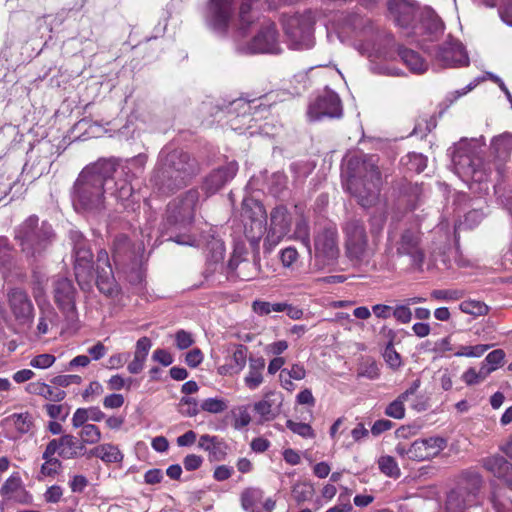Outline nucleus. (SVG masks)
<instances>
[{"mask_svg": "<svg viewBox=\"0 0 512 512\" xmlns=\"http://www.w3.org/2000/svg\"><path fill=\"white\" fill-rule=\"evenodd\" d=\"M116 171L114 160H100L86 166L78 175L72 192L77 211L97 214L105 209V193L111 195L112 176Z\"/></svg>", "mask_w": 512, "mask_h": 512, "instance_id": "obj_1", "label": "nucleus"}, {"mask_svg": "<svg viewBox=\"0 0 512 512\" xmlns=\"http://www.w3.org/2000/svg\"><path fill=\"white\" fill-rule=\"evenodd\" d=\"M197 173V162L187 152L165 146L158 154L150 183L159 194L169 195L185 187Z\"/></svg>", "mask_w": 512, "mask_h": 512, "instance_id": "obj_2", "label": "nucleus"}, {"mask_svg": "<svg viewBox=\"0 0 512 512\" xmlns=\"http://www.w3.org/2000/svg\"><path fill=\"white\" fill-rule=\"evenodd\" d=\"M253 4L254 0H208L204 23L219 37H226L231 31L244 36L257 18Z\"/></svg>", "mask_w": 512, "mask_h": 512, "instance_id": "obj_3", "label": "nucleus"}, {"mask_svg": "<svg viewBox=\"0 0 512 512\" xmlns=\"http://www.w3.org/2000/svg\"><path fill=\"white\" fill-rule=\"evenodd\" d=\"M345 188L364 208L374 206L380 196L381 173L374 156H353L344 172Z\"/></svg>", "mask_w": 512, "mask_h": 512, "instance_id": "obj_4", "label": "nucleus"}, {"mask_svg": "<svg viewBox=\"0 0 512 512\" xmlns=\"http://www.w3.org/2000/svg\"><path fill=\"white\" fill-rule=\"evenodd\" d=\"M147 160V154L139 153L126 159L121 165L116 164V171L112 176L113 187L109 190H111V196L125 210L136 209L137 201L131 180L143 172Z\"/></svg>", "mask_w": 512, "mask_h": 512, "instance_id": "obj_5", "label": "nucleus"}, {"mask_svg": "<svg viewBox=\"0 0 512 512\" xmlns=\"http://www.w3.org/2000/svg\"><path fill=\"white\" fill-rule=\"evenodd\" d=\"M54 237L52 226L39 221L35 215L29 216L15 231L22 252L31 258H38L47 250Z\"/></svg>", "mask_w": 512, "mask_h": 512, "instance_id": "obj_6", "label": "nucleus"}, {"mask_svg": "<svg viewBox=\"0 0 512 512\" xmlns=\"http://www.w3.org/2000/svg\"><path fill=\"white\" fill-rule=\"evenodd\" d=\"M69 239L73 250L75 278L83 292H90L94 279L93 253L90 244L83 234L76 230L69 232Z\"/></svg>", "mask_w": 512, "mask_h": 512, "instance_id": "obj_7", "label": "nucleus"}, {"mask_svg": "<svg viewBox=\"0 0 512 512\" xmlns=\"http://www.w3.org/2000/svg\"><path fill=\"white\" fill-rule=\"evenodd\" d=\"M480 144L477 140L461 139L455 144L451 157L455 171L463 177H471L473 180L483 181L482 173L478 170L481 165L479 157Z\"/></svg>", "mask_w": 512, "mask_h": 512, "instance_id": "obj_8", "label": "nucleus"}, {"mask_svg": "<svg viewBox=\"0 0 512 512\" xmlns=\"http://www.w3.org/2000/svg\"><path fill=\"white\" fill-rule=\"evenodd\" d=\"M314 24L315 19L311 11L287 16L283 21V27L290 47L295 50L312 48Z\"/></svg>", "mask_w": 512, "mask_h": 512, "instance_id": "obj_9", "label": "nucleus"}, {"mask_svg": "<svg viewBox=\"0 0 512 512\" xmlns=\"http://www.w3.org/2000/svg\"><path fill=\"white\" fill-rule=\"evenodd\" d=\"M241 216L244 222V234L254 250L259 247V242L266 230V211L262 203L245 198L242 202Z\"/></svg>", "mask_w": 512, "mask_h": 512, "instance_id": "obj_10", "label": "nucleus"}, {"mask_svg": "<svg viewBox=\"0 0 512 512\" xmlns=\"http://www.w3.org/2000/svg\"><path fill=\"white\" fill-rule=\"evenodd\" d=\"M199 199L198 189L192 188L172 200L167 207L166 223L175 228H184L190 225L194 220Z\"/></svg>", "mask_w": 512, "mask_h": 512, "instance_id": "obj_11", "label": "nucleus"}, {"mask_svg": "<svg viewBox=\"0 0 512 512\" xmlns=\"http://www.w3.org/2000/svg\"><path fill=\"white\" fill-rule=\"evenodd\" d=\"M343 231L347 257L356 263L366 261L369 256L368 237L363 222L358 219L348 220Z\"/></svg>", "mask_w": 512, "mask_h": 512, "instance_id": "obj_12", "label": "nucleus"}, {"mask_svg": "<svg viewBox=\"0 0 512 512\" xmlns=\"http://www.w3.org/2000/svg\"><path fill=\"white\" fill-rule=\"evenodd\" d=\"M237 50L245 54H278L281 52L278 32L273 22L262 24L257 34L247 43L238 44Z\"/></svg>", "mask_w": 512, "mask_h": 512, "instance_id": "obj_13", "label": "nucleus"}, {"mask_svg": "<svg viewBox=\"0 0 512 512\" xmlns=\"http://www.w3.org/2000/svg\"><path fill=\"white\" fill-rule=\"evenodd\" d=\"M443 31L444 24L438 15L430 8H423L417 24L407 34L417 37L422 49L431 53V49L426 43L438 40Z\"/></svg>", "mask_w": 512, "mask_h": 512, "instance_id": "obj_14", "label": "nucleus"}, {"mask_svg": "<svg viewBox=\"0 0 512 512\" xmlns=\"http://www.w3.org/2000/svg\"><path fill=\"white\" fill-rule=\"evenodd\" d=\"M389 241L395 246L398 256H408L413 266L422 267L425 254L421 247V233L418 228L404 229L395 240L389 234Z\"/></svg>", "mask_w": 512, "mask_h": 512, "instance_id": "obj_15", "label": "nucleus"}, {"mask_svg": "<svg viewBox=\"0 0 512 512\" xmlns=\"http://www.w3.org/2000/svg\"><path fill=\"white\" fill-rule=\"evenodd\" d=\"M343 114L341 100L337 93L326 89L312 100L307 109L309 121H320L324 118H340Z\"/></svg>", "mask_w": 512, "mask_h": 512, "instance_id": "obj_16", "label": "nucleus"}, {"mask_svg": "<svg viewBox=\"0 0 512 512\" xmlns=\"http://www.w3.org/2000/svg\"><path fill=\"white\" fill-rule=\"evenodd\" d=\"M54 301L63 312L68 322L74 323L78 318L76 309L77 291L72 281L64 276H58L53 282Z\"/></svg>", "mask_w": 512, "mask_h": 512, "instance_id": "obj_17", "label": "nucleus"}, {"mask_svg": "<svg viewBox=\"0 0 512 512\" xmlns=\"http://www.w3.org/2000/svg\"><path fill=\"white\" fill-rule=\"evenodd\" d=\"M292 218L286 206L279 205L270 213V226L264 240V249L271 252L290 232Z\"/></svg>", "mask_w": 512, "mask_h": 512, "instance_id": "obj_18", "label": "nucleus"}, {"mask_svg": "<svg viewBox=\"0 0 512 512\" xmlns=\"http://www.w3.org/2000/svg\"><path fill=\"white\" fill-rule=\"evenodd\" d=\"M315 258L320 267L333 265L339 256L338 233L335 227L323 229L315 236Z\"/></svg>", "mask_w": 512, "mask_h": 512, "instance_id": "obj_19", "label": "nucleus"}, {"mask_svg": "<svg viewBox=\"0 0 512 512\" xmlns=\"http://www.w3.org/2000/svg\"><path fill=\"white\" fill-rule=\"evenodd\" d=\"M7 301L15 321L30 327L34 319V306L28 293L22 288H11L7 292Z\"/></svg>", "mask_w": 512, "mask_h": 512, "instance_id": "obj_20", "label": "nucleus"}, {"mask_svg": "<svg viewBox=\"0 0 512 512\" xmlns=\"http://www.w3.org/2000/svg\"><path fill=\"white\" fill-rule=\"evenodd\" d=\"M435 51L434 59L442 67H458L469 64L464 46L450 35Z\"/></svg>", "mask_w": 512, "mask_h": 512, "instance_id": "obj_21", "label": "nucleus"}, {"mask_svg": "<svg viewBox=\"0 0 512 512\" xmlns=\"http://www.w3.org/2000/svg\"><path fill=\"white\" fill-rule=\"evenodd\" d=\"M423 8H419L413 0H390L389 11L392 14L395 23L406 30H413V26L417 24L416 18L420 19V12Z\"/></svg>", "mask_w": 512, "mask_h": 512, "instance_id": "obj_22", "label": "nucleus"}, {"mask_svg": "<svg viewBox=\"0 0 512 512\" xmlns=\"http://www.w3.org/2000/svg\"><path fill=\"white\" fill-rule=\"evenodd\" d=\"M447 444V439L441 436L417 439L412 443V461L431 460L438 456L447 447Z\"/></svg>", "mask_w": 512, "mask_h": 512, "instance_id": "obj_23", "label": "nucleus"}, {"mask_svg": "<svg viewBox=\"0 0 512 512\" xmlns=\"http://www.w3.org/2000/svg\"><path fill=\"white\" fill-rule=\"evenodd\" d=\"M238 171V164L230 162L225 166L213 170L207 175L203 181L202 189L206 196L209 197L222 189L229 181H231Z\"/></svg>", "mask_w": 512, "mask_h": 512, "instance_id": "obj_24", "label": "nucleus"}, {"mask_svg": "<svg viewBox=\"0 0 512 512\" xmlns=\"http://www.w3.org/2000/svg\"><path fill=\"white\" fill-rule=\"evenodd\" d=\"M141 250L139 246L136 250L129 238L124 234L115 236L112 243V256L117 266H129L137 263L138 253Z\"/></svg>", "mask_w": 512, "mask_h": 512, "instance_id": "obj_25", "label": "nucleus"}, {"mask_svg": "<svg viewBox=\"0 0 512 512\" xmlns=\"http://www.w3.org/2000/svg\"><path fill=\"white\" fill-rule=\"evenodd\" d=\"M482 466L501 480L512 491V464L501 455H492L481 460Z\"/></svg>", "mask_w": 512, "mask_h": 512, "instance_id": "obj_26", "label": "nucleus"}, {"mask_svg": "<svg viewBox=\"0 0 512 512\" xmlns=\"http://www.w3.org/2000/svg\"><path fill=\"white\" fill-rule=\"evenodd\" d=\"M47 446L54 448L53 451L58 453L63 459H75L79 457L85 449L83 442H80V440L72 434H64L57 439H52Z\"/></svg>", "mask_w": 512, "mask_h": 512, "instance_id": "obj_27", "label": "nucleus"}, {"mask_svg": "<svg viewBox=\"0 0 512 512\" xmlns=\"http://www.w3.org/2000/svg\"><path fill=\"white\" fill-rule=\"evenodd\" d=\"M173 240L178 244L189 246H200L204 242V240H197L190 235H176ZM205 245L211 252L209 257L211 261L217 263L223 259L225 249L224 244L220 239L212 236L209 241L205 239Z\"/></svg>", "mask_w": 512, "mask_h": 512, "instance_id": "obj_28", "label": "nucleus"}, {"mask_svg": "<svg viewBox=\"0 0 512 512\" xmlns=\"http://www.w3.org/2000/svg\"><path fill=\"white\" fill-rule=\"evenodd\" d=\"M477 500L470 497L462 488H454L448 494L444 512H466L469 507L476 505Z\"/></svg>", "mask_w": 512, "mask_h": 512, "instance_id": "obj_29", "label": "nucleus"}, {"mask_svg": "<svg viewBox=\"0 0 512 512\" xmlns=\"http://www.w3.org/2000/svg\"><path fill=\"white\" fill-rule=\"evenodd\" d=\"M198 446L209 453L211 461H222L226 458L228 446L217 436L202 435Z\"/></svg>", "mask_w": 512, "mask_h": 512, "instance_id": "obj_30", "label": "nucleus"}, {"mask_svg": "<svg viewBox=\"0 0 512 512\" xmlns=\"http://www.w3.org/2000/svg\"><path fill=\"white\" fill-rule=\"evenodd\" d=\"M420 387V380H415L411 386L401 393L394 401H392L385 409V414L394 419H402L405 416L404 403L415 395Z\"/></svg>", "mask_w": 512, "mask_h": 512, "instance_id": "obj_31", "label": "nucleus"}, {"mask_svg": "<svg viewBox=\"0 0 512 512\" xmlns=\"http://www.w3.org/2000/svg\"><path fill=\"white\" fill-rule=\"evenodd\" d=\"M398 55L411 73L423 74L428 70L427 61L417 51L399 47Z\"/></svg>", "mask_w": 512, "mask_h": 512, "instance_id": "obj_32", "label": "nucleus"}, {"mask_svg": "<svg viewBox=\"0 0 512 512\" xmlns=\"http://www.w3.org/2000/svg\"><path fill=\"white\" fill-rule=\"evenodd\" d=\"M483 485V479L479 472L473 469L462 471L457 488H462L466 493L477 500V495Z\"/></svg>", "mask_w": 512, "mask_h": 512, "instance_id": "obj_33", "label": "nucleus"}, {"mask_svg": "<svg viewBox=\"0 0 512 512\" xmlns=\"http://www.w3.org/2000/svg\"><path fill=\"white\" fill-rule=\"evenodd\" d=\"M96 286L105 295H113L117 291V284L111 265L96 267Z\"/></svg>", "mask_w": 512, "mask_h": 512, "instance_id": "obj_34", "label": "nucleus"}, {"mask_svg": "<svg viewBox=\"0 0 512 512\" xmlns=\"http://www.w3.org/2000/svg\"><path fill=\"white\" fill-rule=\"evenodd\" d=\"M265 365L266 362L263 357L249 358V370L244 378V383L250 390L257 389L263 383Z\"/></svg>", "mask_w": 512, "mask_h": 512, "instance_id": "obj_35", "label": "nucleus"}, {"mask_svg": "<svg viewBox=\"0 0 512 512\" xmlns=\"http://www.w3.org/2000/svg\"><path fill=\"white\" fill-rule=\"evenodd\" d=\"M29 391L52 402H60L66 397V392L61 388L42 382L31 383L29 385Z\"/></svg>", "mask_w": 512, "mask_h": 512, "instance_id": "obj_36", "label": "nucleus"}, {"mask_svg": "<svg viewBox=\"0 0 512 512\" xmlns=\"http://www.w3.org/2000/svg\"><path fill=\"white\" fill-rule=\"evenodd\" d=\"M264 492L260 488L249 487L241 493V506L247 512H261Z\"/></svg>", "mask_w": 512, "mask_h": 512, "instance_id": "obj_37", "label": "nucleus"}, {"mask_svg": "<svg viewBox=\"0 0 512 512\" xmlns=\"http://www.w3.org/2000/svg\"><path fill=\"white\" fill-rule=\"evenodd\" d=\"M491 149L494 155L501 161L510 157L512 152V133H503L494 137L491 142Z\"/></svg>", "mask_w": 512, "mask_h": 512, "instance_id": "obj_38", "label": "nucleus"}, {"mask_svg": "<svg viewBox=\"0 0 512 512\" xmlns=\"http://www.w3.org/2000/svg\"><path fill=\"white\" fill-rule=\"evenodd\" d=\"M90 453L105 463H119L124 458L118 447L110 443L99 445L92 449Z\"/></svg>", "mask_w": 512, "mask_h": 512, "instance_id": "obj_39", "label": "nucleus"}, {"mask_svg": "<svg viewBox=\"0 0 512 512\" xmlns=\"http://www.w3.org/2000/svg\"><path fill=\"white\" fill-rule=\"evenodd\" d=\"M53 450L54 448L46 446L43 452L42 458L45 460L41 466V474L43 476H55L59 473L62 467L61 461L54 457L55 452Z\"/></svg>", "mask_w": 512, "mask_h": 512, "instance_id": "obj_40", "label": "nucleus"}, {"mask_svg": "<svg viewBox=\"0 0 512 512\" xmlns=\"http://www.w3.org/2000/svg\"><path fill=\"white\" fill-rule=\"evenodd\" d=\"M40 308V317L37 324V332L40 335H44L48 333L49 327L56 324L57 321V313L54 308L49 304L46 306H42L39 304Z\"/></svg>", "mask_w": 512, "mask_h": 512, "instance_id": "obj_41", "label": "nucleus"}, {"mask_svg": "<svg viewBox=\"0 0 512 512\" xmlns=\"http://www.w3.org/2000/svg\"><path fill=\"white\" fill-rule=\"evenodd\" d=\"M254 103L255 100L247 101L243 98L235 99L231 101L226 107L227 113L235 115L236 117H246L251 114L252 109H258L261 107V104L253 105Z\"/></svg>", "mask_w": 512, "mask_h": 512, "instance_id": "obj_42", "label": "nucleus"}, {"mask_svg": "<svg viewBox=\"0 0 512 512\" xmlns=\"http://www.w3.org/2000/svg\"><path fill=\"white\" fill-rule=\"evenodd\" d=\"M7 424L13 425L20 435L28 433L32 426L33 421L29 413H14L4 420Z\"/></svg>", "mask_w": 512, "mask_h": 512, "instance_id": "obj_43", "label": "nucleus"}, {"mask_svg": "<svg viewBox=\"0 0 512 512\" xmlns=\"http://www.w3.org/2000/svg\"><path fill=\"white\" fill-rule=\"evenodd\" d=\"M401 193L406 198V201L411 209H415L421 198L424 195V190L421 185L417 183H404L401 188Z\"/></svg>", "mask_w": 512, "mask_h": 512, "instance_id": "obj_44", "label": "nucleus"}, {"mask_svg": "<svg viewBox=\"0 0 512 512\" xmlns=\"http://www.w3.org/2000/svg\"><path fill=\"white\" fill-rule=\"evenodd\" d=\"M401 161L408 170L416 173H421L427 166V158L416 152L408 153Z\"/></svg>", "mask_w": 512, "mask_h": 512, "instance_id": "obj_45", "label": "nucleus"}, {"mask_svg": "<svg viewBox=\"0 0 512 512\" xmlns=\"http://www.w3.org/2000/svg\"><path fill=\"white\" fill-rule=\"evenodd\" d=\"M294 237L295 239L301 241V243L307 248L309 255H311L312 249L310 243L309 225L305 218L301 217L296 221Z\"/></svg>", "mask_w": 512, "mask_h": 512, "instance_id": "obj_46", "label": "nucleus"}, {"mask_svg": "<svg viewBox=\"0 0 512 512\" xmlns=\"http://www.w3.org/2000/svg\"><path fill=\"white\" fill-rule=\"evenodd\" d=\"M390 338V341L385 347L383 357L386 361V363L389 365L390 368L393 370L398 369L401 366V357L400 354L394 349L393 346V338L395 336V333L393 330L388 331Z\"/></svg>", "mask_w": 512, "mask_h": 512, "instance_id": "obj_47", "label": "nucleus"}, {"mask_svg": "<svg viewBox=\"0 0 512 512\" xmlns=\"http://www.w3.org/2000/svg\"><path fill=\"white\" fill-rule=\"evenodd\" d=\"M248 348L242 344L236 345L235 350L228 359V363L238 374L244 369L247 362Z\"/></svg>", "mask_w": 512, "mask_h": 512, "instance_id": "obj_48", "label": "nucleus"}, {"mask_svg": "<svg viewBox=\"0 0 512 512\" xmlns=\"http://www.w3.org/2000/svg\"><path fill=\"white\" fill-rule=\"evenodd\" d=\"M80 442L85 444H96L101 440L102 434L100 429L94 424H88L80 428L78 433Z\"/></svg>", "mask_w": 512, "mask_h": 512, "instance_id": "obj_49", "label": "nucleus"}, {"mask_svg": "<svg viewBox=\"0 0 512 512\" xmlns=\"http://www.w3.org/2000/svg\"><path fill=\"white\" fill-rule=\"evenodd\" d=\"M314 487L308 482L296 483L292 488V496L297 503L305 502L313 497Z\"/></svg>", "mask_w": 512, "mask_h": 512, "instance_id": "obj_50", "label": "nucleus"}, {"mask_svg": "<svg viewBox=\"0 0 512 512\" xmlns=\"http://www.w3.org/2000/svg\"><path fill=\"white\" fill-rule=\"evenodd\" d=\"M378 465L381 472L389 477L398 478L401 474L400 468L392 456H381Z\"/></svg>", "mask_w": 512, "mask_h": 512, "instance_id": "obj_51", "label": "nucleus"}, {"mask_svg": "<svg viewBox=\"0 0 512 512\" xmlns=\"http://www.w3.org/2000/svg\"><path fill=\"white\" fill-rule=\"evenodd\" d=\"M237 277L242 280H251L258 275L259 264L256 259L253 262L243 261L242 264L234 271Z\"/></svg>", "mask_w": 512, "mask_h": 512, "instance_id": "obj_52", "label": "nucleus"}, {"mask_svg": "<svg viewBox=\"0 0 512 512\" xmlns=\"http://www.w3.org/2000/svg\"><path fill=\"white\" fill-rule=\"evenodd\" d=\"M459 308L463 313L471 314L474 316L485 315L488 313L489 310L488 306L485 303L476 300L463 301L459 305Z\"/></svg>", "mask_w": 512, "mask_h": 512, "instance_id": "obj_53", "label": "nucleus"}, {"mask_svg": "<svg viewBox=\"0 0 512 512\" xmlns=\"http://www.w3.org/2000/svg\"><path fill=\"white\" fill-rule=\"evenodd\" d=\"M46 284H47L46 275H44L40 272L34 271L33 275H32V292H33V296H34L36 302L38 303V305L40 304V300L45 295Z\"/></svg>", "mask_w": 512, "mask_h": 512, "instance_id": "obj_54", "label": "nucleus"}, {"mask_svg": "<svg viewBox=\"0 0 512 512\" xmlns=\"http://www.w3.org/2000/svg\"><path fill=\"white\" fill-rule=\"evenodd\" d=\"M253 311L260 315H268L271 312H283L285 309V303H270L266 301L256 300L252 304Z\"/></svg>", "mask_w": 512, "mask_h": 512, "instance_id": "obj_55", "label": "nucleus"}, {"mask_svg": "<svg viewBox=\"0 0 512 512\" xmlns=\"http://www.w3.org/2000/svg\"><path fill=\"white\" fill-rule=\"evenodd\" d=\"M200 408L212 414H219L228 408V404L221 398H207L202 401Z\"/></svg>", "mask_w": 512, "mask_h": 512, "instance_id": "obj_56", "label": "nucleus"}, {"mask_svg": "<svg viewBox=\"0 0 512 512\" xmlns=\"http://www.w3.org/2000/svg\"><path fill=\"white\" fill-rule=\"evenodd\" d=\"M435 300L455 301L464 297V291L459 289H437L431 292Z\"/></svg>", "mask_w": 512, "mask_h": 512, "instance_id": "obj_57", "label": "nucleus"}, {"mask_svg": "<svg viewBox=\"0 0 512 512\" xmlns=\"http://www.w3.org/2000/svg\"><path fill=\"white\" fill-rule=\"evenodd\" d=\"M199 405L193 397H182L179 402V412L187 417H194L199 413Z\"/></svg>", "mask_w": 512, "mask_h": 512, "instance_id": "obj_58", "label": "nucleus"}, {"mask_svg": "<svg viewBox=\"0 0 512 512\" xmlns=\"http://www.w3.org/2000/svg\"><path fill=\"white\" fill-rule=\"evenodd\" d=\"M12 251L6 237H0V267L9 270L12 264Z\"/></svg>", "mask_w": 512, "mask_h": 512, "instance_id": "obj_59", "label": "nucleus"}, {"mask_svg": "<svg viewBox=\"0 0 512 512\" xmlns=\"http://www.w3.org/2000/svg\"><path fill=\"white\" fill-rule=\"evenodd\" d=\"M22 481L17 473L12 474L2 485L0 494L5 498L11 495L21 487Z\"/></svg>", "mask_w": 512, "mask_h": 512, "instance_id": "obj_60", "label": "nucleus"}, {"mask_svg": "<svg viewBox=\"0 0 512 512\" xmlns=\"http://www.w3.org/2000/svg\"><path fill=\"white\" fill-rule=\"evenodd\" d=\"M286 427L293 433L298 434L303 438H313L314 431L312 427L307 423L295 422L293 420L286 421Z\"/></svg>", "mask_w": 512, "mask_h": 512, "instance_id": "obj_61", "label": "nucleus"}, {"mask_svg": "<svg viewBox=\"0 0 512 512\" xmlns=\"http://www.w3.org/2000/svg\"><path fill=\"white\" fill-rule=\"evenodd\" d=\"M358 377H365L368 379H377L380 375L378 365L373 360H367L361 364L357 373Z\"/></svg>", "mask_w": 512, "mask_h": 512, "instance_id": "obj_62", "label": "nucleus"}, {"mask_svg": "<svg viewBox=\"0 0 512 512\" xmlns=\"http://www.w3.org/2000/svg\"><path fill=\"white\" fill-rule=\"evenodd\" d=\"M495 512H512V501L500 491H495L492 496Z\"/></svg>", "mask_w": 512, "mask_h": 512, "instance_id": "obj_63", "label": "nucleus"}, {"mask_svg": "<svg viewBox=\"0 0 512 512\" xmlns=\"http://www.w3.org/2000/svg\"><path fill=\"white\" fill-rule=\"evenodd\" d=\"M393 317L402 324H407L412 319V311L407 304L397 305L392 309Z\"/></svg>", "mask_w": 512, "mask_h": 512, "instance_id": "obj_64", "label": "nucleus"}]
</instances>
